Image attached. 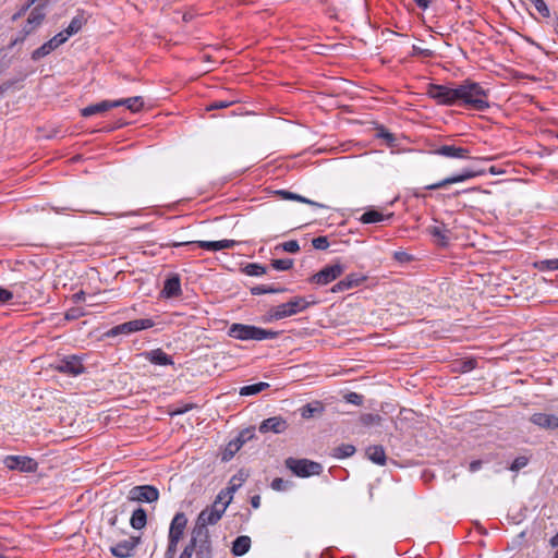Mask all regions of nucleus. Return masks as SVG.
<instances>
[{
    "mask_svg": "<svg viewBox=\"0 0 558 558\" xmlns=\"http://www.w3.org/2000/svg\"><path fill=\"white\" fill-rule=\"evenodd\" d=\"M231 499H232V497H229V499L226 502H219V500H215L213 502V505L209 506L208 508H210L211 510H218L219 512L221 511V517H222L223 513L226 512Z\"/></svg>",
    "mask_w": 558,
    "mask_h": 558,
    "instance_id": "nucleus-51",
    "label": "nucleus"
},
{
    "mask_svg": "<svg viewBox=\"0 0 558 558\" xmlns=\"http://www.w3.org/2000/svg\"><path fill=\"white\" fill-rule=\"evenodd\" d=\"M187 524V518L183 512H178L173 517L170 529H169V539L179 541L182 538L184 530Z\"/></svg>",
    "mask_w": 558,
    "mask_h": 558,
    "instance_id": "nucleus-18",
    "label": "nucleus"
},
{
    "mask_svg": "<svg viewBox=\"0 0 558 558\" xmlns=\"http://www.w3.org/2000/svg\"><path fill=\"white\" fill-rule=\"evenodd\" d=\"M482 466V461L480 460H475V461H472L470 463V471L471 472H476L477 470H480Z\"/></svg>",
    "mask_w": 558,
    "mask_h": 558,
    "instance_id": "nucleus-63",
    "label": "nucleus"
},
{
    "mask_svg": "<svg viewBox=\"0 0 558 558\" xmlns=\"http://www.w3.org/2000/svg\"><path fill=\"white\" fill-rule=\"evenodd\" d=\"M355 452V447L350 444H342L336 448H333L332 456L338 459L349 458L353 456Z\"/></svg>",
    "mask_w": 558,
    "mask_h": 558,
    "instance_id": "nucleus-34",
    "label": "nucleus"
},
{
    "mask_svg": "<svg viewBox=\"0 0 558 558\" xmlns=\"http://www.w3.org/2000/svg\"><path fill=\"white\" fill-rule=\"evenodd\" d=\"M271 266L276 269V270H280V271H284V270H289L292 268L293 266V260L290 259V258H284V259H272L271 260Z\"/></svg>",
    "mask_w": 558,
    "mask_h": 558,
    "instance_id": "nucleus-38",
    "label": "nucleus"
},
{
    "mask_svg": "<svg viewBox=\"0 0 558 558\" xmlns=\"http://www.w3.org/2000/svg\"><path fill=\"white\" fill-rule=\"evenodd\" d=\"M130 333H132V332L130 331L128 323H123V324L112 327L108 331L107 335L114 337V336H119V335H130Z\"/></svg>",
    "mask_w": 558,
    "mask_h": 558,
    "instance_id": "nucleus-39",
    "label": "nucleus"
},
{
    "mask_svg": "<svg viewBox=\"0 0 558 558\" xmlns=\"http://www.w3.org/2000/svg\"><path fill=\"white\" fill-rule=\"evenodd\" d=\"M57 48H58L57 45L53 43V40L51 38L32 52V60L38 61L41 58L51 53Z\"/></svg>",
    "mask_w": 558,
    "mask_h": 558,
    "instance_id": "nucleus-29",
    "label": "nucleus"
},
{
    "mask_svg": "<svg viewBox=\"0 0 558 558\" xmlns=\"http://www.w3.org/2000/svg\"><path fill=\"white\" fill-rule=\"evenodd\" d=\"M145 357L150 363L156 365H173V360L161 349H155L149 352H145Z\"/></svg>",
    "mask_w": 558,
    "mask_h": 558,
    "instance_id": "nucleus-23",
    "label": "nucleus"
},
{
    "mask_svg": "<svg viewBox=\"0 0 558 558\" xmlns=\"http://www.w3.org/2000/svg\"><path fill=\"white\" fill-rule=\"evenodd\" d=\"M426 95L440 106H457L458 105V85H439L428 84Z\"/></svg>",
    "mask_w": 558,
    "mask_h": 558,
    "instance_id": "nucleus-4",
    "label": "nucleus"
},
{
    "mask_svg": "<svg viewBox=\"0 0 558 558\" xmlns=\"http://www.w3.org/2000/svg\"><path fill=\"white\" fill-rule=\"evenodd\" d=\"M178 544H179V541L168 538V547L165 553V558H174Z\"/></svg>",
    "mask_w": 558,
    "mask_h": 558,
    "instance_id": "nucleus-47",
    "label": "nucleus"
},
{
    "mask_svg": "<svg viewBox=\"0 0 558 558\" xmlns=\"http://www.w3.org/2000/svg\"><path fill=\"white\" fill-rule=\"evenodd\" d=\"M251 505L254 509H257L259 508L260 506V496L259 495H255L251 498Z\"/></svg>",
    "mask_w": 558,
    "mask_h": 558,
    "instance_id": "nucleus-64",
    "label": "nucleus"
},
{
    "mask_svg": "<svg viewBox=\"0 0 558 558\" xmlns=\"http://www.w3.org/2000/svg\"><path fill=\"white\" fill-rule=\"evenodd\" d=\"M70 35L66 34V31H62L58 33L56 36L52 37L53 43L57 45V47L61 46L69 39Z\"/></svg>",
    "mask_w": 558,
    "mask_h": 558,
    "instance_id": "nucleus-54",
    "label": "nucleus"
},
{
    "mask_svg": "<svg viewBox=\"0 0 558 558\" xmlns=\"http://www.w3.org/2000/svg\"><path fill=\"white\" fill-rule=\"evenodd\" d=\"M114 102H120V106H125L131 112L134 113L140 112L144 107L143 98L140 96L114 100Z\"/></svg>",
    "mask_w": 558,
    "mask_h": 558,
    "instance_id": "nucleus-28",
    "label": "nucleus"
},
{
    "mask_svg": "<svg viewBox=\"0 0 558 558\" xmlns=\"http://www.w3.org/2000/svg\"><path fill=\"white\" fill-rule=\"evenodd\" d=\"M196 558H213V546L209 532L193 531L189 543Z\"/></svg>",
    "mask_w": 558,
    "mask_h": 558,
    "instance_id": "nucleus-6",
    "label": "nucleus"
},
{
    "mask_svg": "<svg viewBox=\"0 0 558 558\" xmlns=\"http://www.w3.org/2000/svg\"><path fill=\"white\" fill-rule=\"evenodd\" d=\"M229 492L220 490V493L216 496L215 500H219V502H226L229 499Z\"/></svg>",
    "mask_w": 558,
    "mask_h": 558,
    "instance_id": "nucleus-61",
    "label": "nucleus"
},
{
    "mask_svg": "<svg viewBox=\"0 0 558 558\" xmlns=\"http://www.w3.org/2000/svg\"><path fill=\"white\" fill-rule=\"evenodd\" d=\"M529 463V459L524 456L517 457L511 463L509 470L517 472L523 468H525Z\"/></svg>",
    "mask_w": 558,
    "mask_h": 558,
    "instance_id": "nucleus-41",
    "label": "nucleus"
},
{
    "mask_svg": "<svg viewBox=\"0 0 558 558\" xmlns=\"http://www.w3.org/2000/svg\"><path fill=\"white\" fill-rule=\"evenodd\" d=\"M413 51H414V54H421V56H424V57H432L433 56V51L429 50V49H422L420 47H416V46H413Z\"/></svg>",
    "mask_w": 558,
    "mask_h": 558,
    "instance_id": "nucleus-58",
    "label": "nucleus"
},
{
    "mask_svg": "<svg viewBox=\"0 0 558 558\" xmlns=\"http://www.w3.org/2000/svg\"><path fill=\"white\" fill-rule=\"evenodd\" d=\"M367 277L361 274H350L344 279L337 282L331 291L333 293L343 292L355 287L361 286L364 281H366Z\"/></svg>",
    "mask_w": 558,
    "mask_h": 558,
    "instance_id": "nucleus-17",
    "label": "nucleus"
},
{
    "mask_svg": "<svg viewBox=\"0 0 558 558\" xmlns=\"http://www.w3.org/2000/svg\"><path fill=\"white\" fill-rule=\"evenodd\" d=\"M235 100L226 101V100H216L213 101L208 107L207 110H217V109H225L234 104Z\"/></svg>",
    "mask_w": 558,
    "mask_h": 558,
    "instance_id": "nucleus-50",
    "label": "nucleus"
},
{
    "mask_svg": "<svg viewBox=\"0 0 558 558\" xmlns=\"http://www.w3.org/2000/svg\"><path fill=\"white\" fill-rule=\"evenodd\" d=\"M70 35L66 34V31H62L58 33L56 36L52 37L53 43L57 45V47L61 46L69 39Z\"/></svg>",
    "mask_w": 558,
    "mask_h": 558,
    "instance_id": "nucleus-55",
    "label": "nucleus"
},
{
    "mask_svg": "<svg viewBox=\"0 0 558 558\" xmlns=\"http://www.w3.org/2000/svg\"><path fill=\"white\" fill-rule=\"evenodd\" d=\"M448 230L446 229L445 226L442 227H433L430 232L434 236H438L442 240V243H445V241L448 239L447 235L445 234Z\"/></svg>",
    "mask_w": 558,
    "mask_h": 558,
    "instance_id": "nucleus-53",
    "label": "nucleus"
},
{
    "mask_svg": "<svg viewBox=\"0 0 558 558\" xmlns=\"http://www.w3.org/2000/svg\"><path fill=\"white\" fill-rule=\"evenodd\" d=\"M483 173H484V171L474 170L472 168H464L459 173L448 175L436 183L426 185L425 189L426 190L442 189L449 184L464 182L469 179L482 175Z\"/></svg>",
    "mask_w": 558,
    "mask_h": 558,
    "instance_id": "nucleus-7",
    "label": "nucleus"
},
{
    "mask_svg": "<svg viewBox=\"0 0 558 558\" xmlns=\"http://www.w3.org/2000/svg\"><path fill=\"white\" fill-rule=\"evenodd\" d=\"M381 421V417L377 414L366 413L361 416V422L365 426L377 425Z\"/></svg>",
    "mask_w": 558,
    "mask_h": 558,
    "instance_id": "nucleus-40",
    "label": "nucleus"
},
{
    "mask_svg": "<svg viewBox=\"0 0 558 558\" xmlns=\"http://www.w3.org/2000/svg\"><path fill=\"white\" fill-rule=\"evenodd\" d=\"M284 464L293 474L299 477L319 475L323 471L320 463L307 459L288 458L284 461Z\"/></svg>",
    "mask_w": 558,
    "mask_h": 558,
    "instance_id": "nucleus-5",
    "label": "nucleus"
},
{
    "mask_svg": "<svg viewBox=\"0 0 558 558\" xmlns=\"http://www.w3.org/2000/svg\"><path fill=\"white\" fill-rule=\"evenodd\" d=\"M347 402L354 404V405H361L363 403V396L356 393V392H349L345 395Z\"/></svg>",
    "mask_w": 558,
    "mask_h": 558,
    "instance_id": "nucleus-52",
    "label": "nucleus"
},
{
    "mask_svg": "<svg viewBox=\"0 0 558 558\" xmlns=\"http://www.w3.org/2000/svg\"><path fill=\"white\" fill-rule=\"evenodd\" d=\"M344 268L340 264L327 265L318 272L308 278L311 283L326 286L342 275Z\"/></svg>",
    "mask_w": 558,
    "mask_h": 558,
    "instance_id": "nucleus-9",
    "label": "nucleus"
},
{
    "mask_svg": "<svg viewBox=\"0 0 558 558\" xmlns=\"http://www.w3.org/2000/svg\"><path fill=\"white\" fill-rule=\"evenodd\" d=\"M228 336L242 341H262L266 339H276L279 336V332L253 325L234 323L229 327Z\"/></svg>",
    "mask_w": 558,
    "mask_h": 558,
    "instance_id": "nucleus-2",
    "label": "nucleus"
},
{
    "mask_svg": "<svg viewBox=\"0 0 558 558\" xmlns=\"http://www.w3.org/2000/svg\"><path fill=\"white\" fill-rule=\"evenodd\" d=\"M147 523V514L143 508H137L133 511L130 524L135 530H142Z\"/></svg>",
    "mask_w": 558,
    "mask_h": 558,
    "instance_id": "nucleus-27",
    "label": "nucleus"
},
{
    "mask_svg": "<svg viewBox=\"0 0 558 558\" xmlns=\"http://www.w3.org/2000/svg\"><path fill=\"white\" fill-rule=\"evenodd\" d=\"M530 421L542 428H558V417L554 414L535 413L531 416Z\"/></svg>",
    "mask_w": 558,
    "mask_h": 558,
    "instance_id": "nucleus-21",
    "label": "nucleus"
},
{
    "mask_svg": "<svg viewBox=\"0 0 558 558\" xmlns=\"http://www.w3.org/2000/svg\"><path fill=\"white\" fill-rule=\"evenodd\" d=\"M532 1H533L535 9L537 10V12L541 15H543L545 17L549 16L550 12H549V9L544 0H532Z\"/></svg>",
    "mask_w": 558,
    "mask_h": 558,
    "instance_id": "nucleus-45",
    "label": "nucleus"
},
{
    "mask_svg": "<svg viewBox=\"0 0 558 558\" xmlns=\"http://www.w3.org/2000/svg\"><path fill=\"white\" fill-rule=\"evenodd\" d=\"M85 23V19L83 15H76L72 19V21L70 22L69 26L65 28L66 31V34L72 36L76 33H78L83 25Z\"/></svg>",
    "mask_w": 558,
    "mask_h": 558,
    "instance_id": "nucleus-36",
    "label": "nucleus"
},
{
    "mask_svg": "<svg viewBox=\"0 0 558 558\" xmlns=\"http://www.w3.org/2000/svg\"><path fill=\"white\" fill-rule=\"evenodd\" d=\"M284 288H275L272 286L259 284L251 289L253 295H260L266 293H281L284 292Z\"/></svg>",
    "mask_w": 558,
    "mask_h": 558,
    "instance_id": "nucleus-35",
    "label": "nucleus"
},
{
    "mask_svg": "<svg viewBox=\"0 0 558 558\" xmlns=\"http://www.w3.org/2000/svg\"><path fill=\"white\" fill-rule=\"evenodd\" d=\"M191 409H193V404H186L184 407H181L180 409H175L171 412V415H180V414H184L185 412L190 411Z\"/></svg>",
    "mask_w": 558,
    "mask_h": 558,
    "instance_id": "nucleus-59",
    "label": "nucleus"
},
{
    "mask_svg": "<svg viewBox=\"0 0 558 558\" xmlns=\"http://www.w3.org/2000/svg\"><path fill=\"white\" fill-rule=\"evenodd\" d=\"M126 323L132 333L140 330L151 328L155 325L154 322L149 318L134 319Z\"/></svg>",
    "mask_w": 558,
    "mask_h": 558,
    "instance_id": "nucleus-31",
    "label": "nucleus"
},
{
    "mask_svg": "<svg viewBox=\"0 0 558 558\" xmlns=\"http://www.w3.org/2000/svg\"><path fill=\"white\" fill-rule=\"evenodd\" d=\"M281 247L283 251H286L288 253H298L300 251V245H299L298 241H295V240H291V241L282 243Z\"/></svg>",
    "mask_w": 558,
    "mask_h": 558,
    "instance_id": "nucleus-49",
    "label": "nucleus"
},
{
    "mask_svg": "<svg viewBox=\"0 0 558 558\" xmlns=\"http://www.w3.org/2000/svg\"><path fill=\"white\" fill-rule=\"evenodd\" d=\"M551 259H544L536 264V267L544 271V270H554L551 267H549L551 264Z\"/></svg>",
    "mask_w": 558,
    "mask_h": 558,
    "instance_id": "nucleus-57",
    "label": "nucleus"
},
{
    "mask_svg": "<svg viewBox=\"0 0 558 558\" xmlns=\"http://www.w3.org/2000/svg\"><path fill=\"white\" fill-rule=\"evenodd\" d=\"M324 410L325 407L320 401H314L302 407L300 413L303 418L307 420L316 415H322Z\"/></svg>",
    "mask_w": 558,
    "mask_h": 558,
    "instance_id": "nucleus-25",
    "label": "nucleus"
},
{
    "mask_svg": "<svg viewBox=\"0 0 558 558\" xmlns=\"http://www.w3.org/2000/svg\"><path fill=\"white\" fill-rule=\"evenodd\" d=\"M458 105L484 111L489 108L488 92L478 83L465 80L458 85Z\"/></svg>",
    "mask_w": 558,
    "mask_h": 558,
    "instance_id": "nucleus-1",
    "label": "nucleus"
},
{
    "mask_svg": "<svg viewBox=\"0 0 558 558\" xmlns=\"http://www.w3.org/2000/svg\"><path fill=\"white\" fill-rule=\"evenodd\" d=\"M251 548V538L246 535L238 536L232 543V554L234 556H243Z\"/></svg>",
    "mask_w": 558,
    "mask_h": 558,
    "instance_id": "nucleus-26",
    "label": "nucleus"
},
{
    "mask_svg": "<svg viewBox=\"0 0 558 558\" xmlns=\"http://www.w3.org/2000/svg\"><path fill=\"white\" fill-rule=\"evenodd\" d=\"M54 369L70 376H78L85 372V366L83 365L80 356L69 355L60 360L54 365Z\"/></svg>",
    "mask_w": 558,
    "mask_h": 558,
    "instance_id": "nucleus-10",
    "label": "nucleus"
},
{
    "mask_svg": "<svg viewBox=\"0 0 558 558\" xmlns=\"http://www.w3.org/2000/svg\"><path fill=\"white\" fill-rule=\"evenodd\" d=\"M366 456L372 462L378 465H385L386 463V452L384 447L380 445L369 446L366 449Z\"/></svg>",
    "mask_w": 558,
    "mask_h": 558,
    "instance_id": "nucleus-24",
    "label": "nucleus"
},
{
    "mask_svg": "<svg viewBox=\"0 0 558 558\" xmlns=\"http://www.w3.org/2000/svg\"><path fill=\"white\" fill-rule=\"evenodd\" d=\"M244 272L248 276L258 277L266 274V267L256 263H251L244 267Z\"/></svg>",
    "mask_w": 558,
    "mask_h": 558,
    "instance_id": "nucleus-37",
    "label": "nucleus"
},
{
    "mask_svg": "<svg viewBox=\"0 0 558 558\" xmlns=\"http://www.w3.org/2000/svg\"><path fill=\"white\" fill-rule=\"evenodd\" d=\"M221 518V511L219 512L218 510H211L210 508L206 507L198 514L193 531L202 530V532H209L207 526L216 524Z\"/></svg>",
    "mask_w": 558,
    "mask_h": 558,
    "instance_id": "nucleus-13",
    "label": "nucleus"
},
{
    "mask_svg": "<svg viewBox=\"0 0 558 558\" xmlns=\"http://www.w3.org/2000/svg\"><path fill=\"white\" fill-rule=\"evenodd\" d=\"M84 316V311L80 307H72L70 310L66 311L65 313V319L66 320H74V319H77L80 317Z\"/></svg>",
    "mask_w": 558,
    "mask_h": 558,
    "instance_id": "nucleus-46",
    "label": "nucleus"
},
{
    "mask_svg": "<svg viewBox=\"0 0 558 558\" xmlns=\"http://www.w3.org/2000/svg\"><path fill=\"white\" fill-rule=\"evenodd\" d=\"M161 294L167 299L177 298L182 294L179 275L174 274L166 279Z\"/></svg>",
    "mask_w": 558,
    "mask_h": 558,
    "instance_id": "nucleus-19",
    "label": "nucleus"
},
{
    "mask_svg": "<svg viewBox=\"0 0 558 558\" xmlns=\"http://www.w3.org/2000/svg\"><path fill=\"white\" fill-rule=\"evenodd\" d=\"M140 543V537H130L123 539L110 547V553L118 558H129L133 556L134 549Z\"/></svg>",
    "mask_w": 558,
    "mask_h": 558,
    "instance_id": "nucleus-15",
    "label": "nucleus"
},
{
    "mask_svg": "<svg viewBox=\"0 0 558 558\" xmlns=\"http://www.w3.org/2000/svg\"><path fill=\"white\" fill-rule=\"evenodd\" d=\"M193 551L190 548L189 544L184 547L179 558H192Z\"/></svg>",
    "mask_w": 558,
    "mask_h": 558,
    "instance_id": "nucleus-62",
    "label": "nucleus"
},
{
    "mask_svg": "<svg viewBox=\"0 0 558 558\" xmlns=\"http://www.w3.org/2000/svg\"><path fill=\"white\" fill-rule=\"evenodd\" d=\"M392 215H384L383 211H364L360 217L362 223H376L389 219Z\"/></svg>",
    "mask_w": 558,
    "mask_h": 558,
    "instance_id": "nucleus-30",
    "label": "nucleus"
},
{
    "mask_svg": "<svg viewBox=\"0 0 558 558\" xmlns=\"http://www.w3.org/2000/svg\"><path fill=\"white\" fill-rule=\"evenodd\" d=\"M120 107V102H114V100H104L98 104L89 105L81 110V114L85 118L92 117L94 114L102 113L109 109Z\"/></svg>",
    "mask_w": 558,
    "mask_h": 558,
    "instance_id": "nucleus-20",
    "label": "nucleus"
},
{
    "mask_svg": "<svg viewBox=\"0 0 558 558\" xmlns=\"http://www.w3.org/2000/svg\"><path fill=\"white\" fill-rule=\"evenodd\" d=\"M314 304H316V300L312 296L311 299L304 296H294L287 303L271 307L269 310V317L270 319L280 320L286 317L296 315Z\"/></svg>",
    "mask_w": 558,
    "mask_h": 558,
    "instance_id": "nucleus-3",
    "label": "nucleus"
},
{
    "mask_svg": "<svg viewBox=\"0 0 558 558\" xmlns=\"http://www.w3.org/2000/svg\"><path fill=\"white\" fill-rule=\"evenodd\" d=\"M196 244L207 251H220V241H197Z\"/></svg>",
    "mask_w": 558,
    "mask_h": 558,
    "instance_id": "nucleus-42",
    "label": "nucleus"
},
{
    "mask_svg": "<svg viewBox=\"0 0 558 558\" xmlns=\"http://www.w3.org/2000/svg\"><path fill=\"white\" fill-rule=\"evenodd\" d=\"M272 194H274V196H277V197L281 198V199L296 201L299 203H302V204H305V205H308V206H314V207H324L323 204L316 203L314 201L305 198V197H303V196H301L299 194L292 193L290 191L277 190V191H274Z\"/></svg>",
    "mask_w": 558,
    "mask_h": 558,
    "instance_id": "nucleus-22",
    "label": "nucleus"
},
{
    "mask_svg": "<svg viewBox=\"0 0 558 558\" xmlns=\"http://www.w3.org/2000/svg\"><path fill=\"white\" fill-rule=\"evenodd\" d=\"M12 296H13V292H11L10 290L0 288V304L8 302L9 300L12 299Z\"/></svg>",
    "mask_w": 558,
    "mask_h": 558,
    "instance_id": "nucleus-56",
    "label": "nucleus"
},
{
    "mask_svg": "<svg viewBox=\"0 0 558 558\" xmlns=\"http://www.w3.org/2000/svg\"><path fill=\"white\" fill-rule=\"evenodd\" d=\"M3 462L8 469L21 472H35L38 466L34 459L25 456H8Z\"/></svg>",
    "mask_w": 558,
    "mask_h": 558,
    "instance_id": "nucleus-11",
    "label": "nucleus"
},
{
    "mask_svg": "<svg viewBox=\"0 0 558 558\" xmlns=\"http://www.w3.org/2000/svg\"><path fill=\"white\" fill-rule=\"evenodd\" d=\"M434 154L447 158L470 159L471 150L468 147L456 144H446L434 149Z\"/></svg>",
    "mask_w": 558,
    "mask_h": 558,
    "instance_id": "nucleus-12",
    "label": "nucleus"
},
{
    "mask_svg": "<svg viewBox=\"0 0 558 558\" xmlns=\"http://www.w3.org/2000/svg\"><path fill=\"white\" fill-rule=\"evenodd\" d=\"M241 449V442L240 440H231L226 446L225 450L222 451L221 460L227 462L230 461L234 454Z\"/></svg>",
    "mask_w": 558,
    "mask_h": 558,
    "instance_id": "nucleus-32",
    "label": "nucleus"
},
{
    "mask_svg": "<svg viewBox=\"0 0 558 558\" xmlns=\"http://www.w3.org/2000/svg\"><path fill=\"white\" fill-rule=\"evenodd\" d=\"M236 244H238V242L234 240H221L220 241L221 250L231 248Z\"/></svg>",
    "mask_w": 558,
    "mask_h": 558,
    "instance_id": "nucleus-60",
    "label": "nucleus"
},
{
    "mask_svg": "<svg viewBox=\"0 0 558 558\" xmlns=\"http://www.w3.org/2000/svg\"><path fill=\"white\" fill-rule=\"evenodd\" d=\"M254 436V428L242 430L234 440H240L241 447Z\"/></svg>",
    "mask_w": 558,
    "mask_h": 558,
    "instance_id": "nucleus-48",
    "label": "nucleus"
},
{
    "mask_svg": "<svg viewBox=\"0 0 558 558\" xmlns=\"http://www.w3.org/2000/svg\"><path fill=\"white\" fill-rule=\"evenodd\" d=\"M45 10L44 7L38 5L34 8L26 21V24L23 26L21 33L23 34L21 40L25 39L26 36L31 35L35 29L41 25L45 20Z\"/></svg>",
    "mask_w": 558,
    "mask_h": 558,
    "instance_id": "nucleus-14",
    "label": "nucleus"
},
{
    "mask_svg": "<svg viewBox=\"0 0 558 558\" xmlns=\"http://www.w3.org/2000/svg\"><path fill=\"white\" fill-rule=\"evenodd\" d=\"M128 499L137 502H156L159 499V490L153 485H137L130 489Z\"/></svg>",
    "mask_w": 558,
    "mask_h": 558,
    "instance_id": "nucleus-8",
    "label": "nucleus"
},
{
    "mask_svg": "<svg viewBox=\"0 0 558 558\" xmlns=\"http://www.w3.org/2000/svg\"><path fill=\"white\" fill-rule=\"evenodd\" d=\"M287 428H288V423H287V421L283 417H281V416H272V417L264 420L260 423V425L258 427V430L262 434H266V433H269V432H272L275 434H281Z\"/></svg>",
    "mask_w": 558,
    "mask_h": 558,
    "instance_id": "nucleus-16",
    "label": "nucleus"
},
{
    "mask_svg": "<svg viewBox=\"0 0 558 558\" xmlns=\"http://www.w3.org/2000/svg\"><path fill=\"white\" fill-rule=\"evenodd\" d=\"M289 486H290V482L284 481L281 477L274 478L270 484V487L277 492H283V490L288 489Z\"/></svg>",
    "mask_w": 558,
    "mask_h": 558,
    "instance_id": "nucleus-43",
    "label": "nucleus"
},
{
    "mask_svg": "<svg viewBox=\"0 0 558 558\" xmlns=\"http://www.w3.org/2000/svg\"><path fill=\"white\" fill-rule=\"evenodd\" d=\"M312 245L316 250H326L329 246L327 236H317L312 240Z\"/></svg>",
    "mask_w": 558,
    "mask_h": 558,
    "instance_id": "nucleus-44",
    "label": "nucleus"
},
{
    "mask_svg": "<svg viewBox=\"0 0 558 558\" xmlns=\"http://www.w3.org/2000/svg\"><path fill=\"white\" fill-rule=\"evenodd\" d=\"M269 387L268 383H257L253 385L244 386L240 389L241 396H253L262 392L263 390L267 389Z\"/></svg>",
    "mask_w": 558,
    "mask_h": 558,
    "instance_id": "nucleus-33",
    "label": "nucleus"
}]
</instances>
